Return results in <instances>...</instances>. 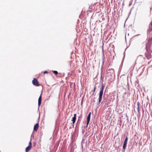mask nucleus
I'll use <instances>...</instances> for the list:
<instances>
[{"instance_id": "nucleus-1", "label": "nucleus", "mask_w": 152, "mask_h": 152, "mask_svg": "<svg viewBox=\"0 0 152 152\" xmlns=\"http://www.w3.org/2000/svg\"><path fill=\"white\" fill-rule=\"evenodd\" d=\"M104 86L102 84L101 86V90L99 93V102L100 103L102 101V96L103 94V90L104 89Z\"/></svg>"}, {"instance_id": "nucleus-2", "label": "nucleus", "mask_w": 152, "mask_h": 152, "mask_svg": "<svg viewBox=\"0 0 152 152\" xmlns=\"http://www.w3.org/2000/svg\"><path fill=\"white\" fill-rule=\"evenodd\" d=\"M32 82L33 84L36 86H39L38 81L35 78H34Z\"/></svg>"}, {"instance_id": "nucleus-3", "label": "nucleus", "mask_w": 152, "mask_h": 152, "mask_svg": "<svg viewBox=\"0 0 152 152\" xmlns=\"http://www.w3.org/2000/svg\"><path fill=\"white\" fill-rule=\"evenodd\" d=\"M147 47L150 51L152 52V42H149L147 45Z\"/></svg>"}, {"instance_id": "nucleus-4", "label": "nucleus", "mask_w": 152, "mask_h": 152, "mask_svg": "<svg viewBox=\"0 0 152 152\" xmlns=\"http://www.w3.org/2000/svg\"><path fill=\"white\" fill-rule=\"evenodd\" d=\"M91 113L90 112L88 114V115L87 118V124L88 125L89 123L90 119V117H91Z\"/></svg>"}, {"instance_id": "nucleus-5", "label": "nucleus", "mask_w": 152, "mask_h": 152, "mask_svg": "<svg viewBox=\"0 0 152 152\" xmlns=\"http://www.w3.org/2000/svg\"><path fill=\"white\" fill-rule=\"evenodd\" d=\"M39 126V125L38 123L36 124L34 126V131H37L38 130Z\"/></svg>"}, {"instance_id": "nucleus-6", "label": "nucleus", "mask_w": 152, "mask_h": 152, "mask_svg": "<svg viewBox=\"0 0 152 152\" xmlns=\"http://www.w3.org/2000/svg\"><path fill=\"white\" fill-rule=\"evenodd\" d=\"M42 102V95L41 94L40 95V96L39 97V98L38 99V106H39L41 103Z\"/></svg>"}, {"instance_id": "nucleus-7", "label": "nucleus", "mask_w": 152, "mask_h": 152, "mask_svg": "<svg viewBox=\"0 0 152 152\" xmlns=\"http://www.w3.org/2000/svg\"><path fill=\"white\" fill-rule=\"evenodd\" d=\"M76 114H75L74 115V117L72 118V121L73 122V123L74 124L75 122L76 119Z\"/></svg>"}, {"instance_id": "nucleus-8", "label": "nucleus", "mask_w": 152, "mask_h": 152, "mask_svg": "<svg viewBox=\"0 0 152 152\" xmlns=\"http://www.w3.org/2000/svg\"><path fill=\"white\" fill-rule=\"evenodd\" d=\"M141 106L140 103H138L137 104V110L139 114H140V113Z\"/></svg>"}, {"instance_id": "nucleus-9", "label": "nucleus", "mask_w": 152, "mask_h": 152, "mask_svg": "<svg viewBox=\"0 0 152 152\" xmlns=\"http://www.w3.org/2000/svg\"><path fill=\"white\" fill-rule=\"evenodd\" d=\"M31 147L28 146L27 147H26V152H28L31 149Z\"/></svg>"}, {"instance_id": "nucleus-10", "label": "nucleus", "mask_w": 152, "mask_h": 152, "mask_svg": "<svg viewBox=\"0 0 152 152\" xmlns=\"http://www.w3.org/2000/svg\"><path fill=\"white\" fill-rule=\"evenodd\" d=\"M126 144H127L126 143H124V144H123V148L124 150L125 149V148H126Z\"/></svg>"}, {"instance_id": "nucleus-11", "label": "nucleus", "mask_w": 152, "mask_h": 152, "mask_svg": "<svg viewBox=\"0 0 152 152\" xmlns=\"http://www.w3.org/2000/svg\"><path fill=\"white\" fill-rule=\"evenodd\" d=\"M127 141H128V137H126L124 143L127 144Z\"/></svg>"}, {"instance_id": "nucleus-12", "label": "nucleus", "mask_w": 152, "mask_h": 152, "mask_svg": "<svg viewBox=\"0 0 152 152\" xmlns=\"http://www.w3.org/2000/svg\"><path fill=\"white\" fill-rule=\"evenodd\" d=\"M53 72L54 74L56 75L58 74V72L57 71H53Z\"/></svg>"}, {"instance_id": "nucleus-13", "label": "nucleus", "mask_w": 152, "mask_h": 152, "mask_svg": "<svg viewBox=\"0 0 152 152\" xmlns=\"http://www.w3.org/2000/svg\"><path fill=\"white\" fill-rule=\"evenodd\" d=\"M28 146H30V147H32L31 142V141H30V142L29 143V145H28Z\"/></svg>"}, {"instance_id": "nucleus-14", "label": "nucleus", "mask_w": 152, "mask_h": 152, "mask_svg": "<svg viewBox=\"0 0 152 152\" xmlns=\"http://www.w3.org/2000/svg\"><path fill=\"white\" fill-rule=\"evenodd\" d=\"M96 89V86H95L94 87V90H93V92L94 93L95 92Z\"/></svg>"}, {"instance_id": "nucleus-15", "label": "nucleus", "mask_w": 152, "mask_h": 152, "mask_svg": "<svg viewBox=\"0 0 152 152\" xmlns=\"http://www.w3.org/2000/svg\"><path fill=\"white\" fill-rule=\"evenodd\" d=\"M48 73V72L47 71H45L44 72V74H46Z\"/></svg>"}]
</instances>
